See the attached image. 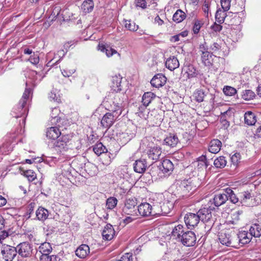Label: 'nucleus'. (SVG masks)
<instances>
[{"instance_id": "obj_1", "label": "nucleus", "mask_w": 261, "mask_h": 261, "mask_svg": "<svg viewBox=\"0 0 261 261\" xmlns=\"http://www.w3.org/2000/svg\"><path fill=\"white\" fill-rule=\"evenodd\" d=\"M171 237L184 246H193L196 241L195 233L190 230H186L182 225L175 226L171 232Z\"/></svg>"}, {"instance_id": "obj_2", "label": "nucleus", "mask_w": 261, "mask_h": 261, "mask_svg": "<svg viewBox=\"0 0 261 261\" xmlns=\"http://www.w3.org/2000/svg\"><path fill=\"white\" fill-rule=\"evenodd\" d=\"M196 178L185 179L177 184V194L182 197H189L193 194L198 187Z\"/></svg>"}, {"instance_id": "obj_3", "label": "nucleus", "mask_w": 261, "mask_h": 261, "mask_svg": "<svg viewBox=\"0 0 261 261\" xmlns=\"http://www.w3.org/2000/svg\"><path fill=\"white\" fill-rule=\"evenodd\" d=\"M72 137L70 135H62L54 144V148L60 153H63L68 149H72L74 147L72 140Z\"/></svg>"}, {"instance_id": "obj_4", "label": "nucleus", "mask_w": 261, "mask_h": 261, "mask_svg": "<svg viewBox=\"0 0 261 261\" xmlns=\"http://www.w3.org/2000/svg\"><path fill=\"white\" fill-rule=\"evenodd\" d=\"M212 208L209 207H204L200 208L197 214L199 217L200 220L205 224V229L210 230L214 223V220L212 215Z\"/></svg>"}, {"instance_id": "obj_5", "label": "nucleus", "mask_w": 261, "mask_h": 261, "mask_svg": "<svg viewBox=\"0 0 261 261\" xmlns=\"http://www.w3.org/2000/svg\"><path fill=\"white\" fill-rule=\"evenodd\" d=\"M17 253L21 257H30L33 254V245L28 242L20 243L16 247Z\"/></svg>"}, {"instance_id": "obj_6", "label": "nucleus", "mask_w": 261, "mask_h": 261, "mask_svg": "<svg viewBox=\"0 0 261 261\" xmlns=\"http://www.w3.org/2000/svg\"><path fill=\"white\" fill-rule=\"evenodd\" d=\"M1 253L6 261H12L17 255L16 247L6 244L2 245Z\"/></svg>"}, {"instance_id": "obj_7", "label": "nucleus", "mask_w": 261, "mask_h": 261, "mask_svg": "<svg viewBox=\"0 0 261 261\" xmlns=\"http://www.w3.org/2000/svg\"><path fill=\"white\" fill-rule=\"evenodd\" d=\"M157 207L155 205L152 206L148 203H143L138 206V212L141 216L143 217L157 215L158 214L156 211Z\"/></svg>"}, {"instance_id": "obj_8", "label": "nucleus", "mask_w": 261, "mask_h": 261, "mask_svg": "<svg viewBox=\"0 0 261 261\" xmlns=\"http://www.w3.org/2000/svg\"><path fill=\"white\" fill-rule=\"evenodd\" d=\"M137 200L135 198H129L126 200L124 206L122 208V213L128 215L137 214L136 206Z\"/></svg>"}, {"instance_id": "obj_9", "label": "nucleus", "mask_w": 261, "mask_h": 261, "mask_svg": "<svg viewBox=\"0 0 261 261\" xmlns=\"http://www.w3.org/2000/svg\"><path fill=\"white\" fill-rule=\"evenodd\" d=\"M184 219L186 224L189 229H192L196 226L200 221L197 213H189L186 215Z\"/></svg>"}, {"instance_id": "obj_10", "label": "nucleus", "mask_w": 261, "mask_h": 261, "mask_svg": "<svg viewBox=\"0 0 261 261\" xmlns=\"http://www.w3.org/2000/svg\"><path fill=\"white\" fill-rule=\"evenodd\" d=\"M93 150L97 155H100L102 153H105L104 155L106 156V157H107L108 159L105 161V162L103 163V164H109L111 163V160L110 156L109 154H107L108 150L106 147L102 144V143L98 142L94 145L93 147Z\"/></svg>"}, {"instance_id": "obj_11", "label": "nucleus", "mask_w": 261, "mask_h": 261, "mask_svg": "<svg viewBox=\"0 0 261 261\" xmlns=\"http://www.w3.org/2000/svg\"><path fill=\"white\" fill-rule=\"evenodd\" d=\"M158 168L162 173L169 175L172 173L174 165L170 160L165 159Z\"/></svg>"}, {"instance_id": "obj_12", "label": "nucleus", "mask_w": 261, "mask_h": 261, "mask_svg": "<svg viewBox=\"0 0 261 261\" xmlns=\"http://www.w3.org/2000/svg\"><path fill=\"white\" fill-rule=\"evenodd\" d=\"M166 76L162 73L155 75L150 81L152 86L155 88H160L163 86L166 83Z\"/></svg>"}, {"instance_id": "obj_13", "label": "nucleus", "mask_w": 261, "mask_h": 261, "mask_svg": "<svg viewBox=\"0 0 261 261\" xmlns=\"http://www.w3.org/2000/svg\"><path fill=\"white\" fill-rule=\"evenodd\" d=\"M117 118L118 117L108 112L103 116L101 124L105 128H110Z\"/></svg>"}, {"instance_id": "obj_14", "label": "nucleus", "mask_w": 261, "mask_h": 261, "mask_svg": "<svg viewBox=\"0 0 261 261\" xmlns=\"http://www.w3.org/2000/svg\"><path fill=\"white\" fill-rule=\"evenodd\" d=\"M134 171L139 173H144L147 167V162L145 159H140L135 161L134 165Z\"/></svg>"}, {"instance_id": "obj_15", "label": "nucleus", "mask_w": 261, "mask_h": 261, "mask_svg": "<svg viewBox=\"0 0 261 261\" xmlns=\"http://www.w3.org/2000/svg\"><path fill=\"white\" fill-rule=\"evenodd\" d=\"M226 201H227V197L225 193V190H223L222 192L215 195L213 198V203L217 207L224 204Z\"/></svg>"}, {"instance_id": "obj_16", "label": "nucleus", "mask_w": 261, "mask_h": 261, "mask_svg": "<svg viewBox=\"0 0 261 261\" xmlns=\"http://www.w3.org/2000/svg\"><path fill=\"white\" fill-rule=\"evenodd\" d=\"M121 80L122 77L120 75H115L112 77L111 83L110 84L111 90L116 92H118L121 91Z\"/></svg>"}, {"instance_id": "obj_17", "label": "nucleus", "mask_w": 261, "mask_h": 261, "mask_svg": "<svg viewBox=\"0 0 261 261\" xmlns=\"http://www.w3.org/2000/svg\"><path fill=\"white\" fill-rule=\"evenodd\" d=\"M115 231L113 226L110 224H107L103 230L102 234L104 239L111 240L114 237Z\"/></svg>"}, {"instance_id": "obj_18", "label": "nucleus", "mask_w": 261, "mask_h": 261, "mask_svg": "<svg viewBox=\"0 0 261 261\" xmlns=\"http://www.w3.org/2000/svg\"><path fill=\"white\" fill-rule=\"evenodd\" d=\"M161 154V148L158 146L152 147L148 151L149 158L155 161L160 159Z\"/></svg>"}, {"instance_id": "obj_19", "label": "nucleus", "mask_w": 261, "mask_h": 261, "mask_svg": "<svg viewBox=\"0 0 261 261\" xmlns=\"http://www.w3.org/2000/svg\"><path fill=\"white\" fill-rule=\"evenodd\" d=\"M38 251L41 253L40 256V260L43 256H49V253L52 251V247L49 243L44 242L42 243L38 248Z\"/></svg>"}, {"instance_id": "obj_20", "label": "nucleus", "mask_w": 261, "mask_h": 261, "mask_svg": "<svg viewBox=\"0 0 261 261\" xmlns=\"http://www.w3.org/2000/svg\"><path fill=\"white\" fill-rule=\"evenodd\" d=\"M178 142L179 139L177 136L176 135L171 134L167 136L164 140V144L171 147L176 146Z\"/></svg>"}, {"instance_id": "obj_21", "label": "nucleus", "mask_w": 261, "mask_h": 261, "mask_svg": "<svg viewBox=\"0 0 261 261\" xmlns=\"http://www.w3.org/2000/svg\"><path fill=\"white\" fill-rule=\"evenodd\" d=\"M166 67L173 71L179 66V63L178 59L174 56H172L168 58L165 62Z\"/></svg>"}, {"instance_id": "obj_22", "label": "nucleus", "mask_w": 261, "mask_h": 261, "mask_svg": "<svg viewBox=\"0 0 261 261\" xmlns=\"http://www.w3.org/2000/svg\"><path fill=\"white\" fill-rule=\"evenodd\" d=\"M221 146L222 143L219 140L214 139L210 143L208 151L213 153H217L220 150Z\"/></svg>"}, {"instance_id": "obj_23", "label": "nucleus", "mask_w": 261, "mask_h": 261, "mask_svg": "<svg viewBox=\"0 0 261 261\" xmlns=\"http://www.w3.org/2000/svg\"><path fill=\"white\" fill-rule=\"evenodd\" d=\"M61 136V133L57 127H51L46 132V137L49 139H58Z\"/></svg>"}, {"instance_id": "obj_24", "label": "nucleus", "mask_w": 261, "mask_h": 261, "mask_svg": "<svg viewBox=\"0 0 261 261\" xmlns=\"http://www.w3.org/2000/svg\"><path fill=\"white\" fill-rule=\"evenodd\" d=\"M231 238V231L225 230L222 231L219 236V240L221 244L229 246Z\"/></svg>"}, {"instance_id": "obj_25", "label": "nucleus", "mask_w": 261, "mask_h": 261, "mask_svg": "<svg viewBox=\"0 0 261 261\" xmlns=\"http://www.w3.org/2000/svg\"><path fill=\"white\" fill-rule=\"evenodd\" d=\"M238 236L241 243V246H242L245 244L249 243L250 242L252 237V236H251V234H250V232L248 233V232L245 231L239 232L238 233Z\"/></svg>"}, {"instance_id": "obj_26", "label": "nucleus", "mask_w": 261, "mask_h": 261, "mask_svg": "<svg viewBox=\"0 0 261 261\" xmlns=\"http://www.w3.org/2000/svg\"><path fill=\"white\" fill-rule=\"evenodd\" d=\"M111 114L119 117L122 113V107L119 103L113 102V105H111L109 108L107 109Z\"/></svg>"}, {"instance_id": "obj_27", "label": "nucleus", "mask_w": 261, "mask_h": 261, "mask_svg": "<svg viewBox=\"0 0 261 261\" xmlns=\"http://www.w3.org/2000/svg\"><path fill=\"white\" fill-rule=\"evenodd\" d=\"M89 252V247L88 245L83 244L75 251L76 255L80 258H84Z\"/></svg>"}, {"instance_id": "obj_28", "label": "nucleus", "mask_w": 261, "mask_h": 261, "mask_svg": "<svg viewBox=\"0 0 261 261\" xmlns=\"http://www.w3.org/2000/svg\"><path fill=\"white\" fill-rule=\"evenodd\" d=\"M36 216L39 220L44 221L48 218V211L44 207H39L36 212Z\"/></svg>"}, {"instance_id": "obj_29", "label": "nucleus", "mask_w": 261, "mask_h": 261, "mask_svg": "<svg viewBox=\"0 0 261 261\" xmlns=\"http://www.w3.org/2000/svg\"><path fill=\"white\" fill-rule=\"evenodd\" d=\"M155 96V94L151 92L144 93L142 99V102L143 105L145 107L148 106Z\"/></svg>"}, {"instance_id": "obj_30", "label": "nucleus", "mask_w": 261, "mask_h": 261, "mask_svg": "<svg viewBox=\"0 0 261 261\" xmlns=\"http://www.w3.org/2000/svg\"><path fill=\"white\" fill-rule=\"evenodd\" d=\"M244 120L245 123L248 125H253L256 121L255 114L250 111H248L245 113L244 115Z\"/></svg>"}, {"instance_id": "obj_31", "label": "nucleus", "mask_w": 261, "mask_h": 261, "mask_svg": "<svg viewBox=\"0 0 261 261\" xmlns=\"http://www.w3.org/2000/svg\"><path fill=\"white\" fill-rule=\"evenodd\" d=\"M239 246H241V243L238 233H236L234 231H231L229 247L238 248Z\"/></svg>"}, {"instance_id": "obj_32", "label": "nucleus", "mask_w": 261, "mask_h": 261, "mask_svg": "<svg viewBox=\"0 0 261 261\" xmlns=\"http://www.w3.org/2000/svg\"><path fill=\"white\" fill-rule=\"evenodd\" d=\"M98 49L102 52H105L107 56L109 57L112 56L114 54L117 53V51L110 47L109 46H106L102 44H99L97 46Z\"/></svg>"}, {"instance_id": "obj_33", "label": "nucleus", "mask_w": 261, "mask_h": 261, "mask_svg": "<svg viewBox=\"0 0 261 261\" xmlns=\"http://www.w3.org/2000/svg\"><path fill=\"white\" fill-rule=\"evenodd\" d=\"M186 13L181 10L178 9L173 14L172 19L174 22L176 23H179L182 22L186 18Z\"/></svg>"}, {"instance_id": "obj_34", "label": "nucleus", "mask_w": 261, "mask_h": 261, "mask_svg": "<svg viewBox=\"0 0 261 261\" xmlns=\"http://www.w3.org/2000/svg\"><path fill=\"white\" fill-rule=\"evenodd\" d=\"M94 8V3L92 0H85L82 5V9L85 13L91 12Z\"/></svg>"}, {"instance_id": "obj_35", "label": "nucleus", "mask_w": 261, "mask_h": 261, "mask_svg": "<svg viewBox=\"0 0 261 261\" xmlns=\"http://www.w3.org/2000/svg\"><path fill=\"white\" fill-rule=\"evenodd\" d=\"M161 212L160 213L158 211H156L158 212L157 215H166L169 214L171 210L173 208L172 204L169 202H165L163 203V204L161 205Z\"/></svg>"}, {"instance_id": "obj_36", "label": "nucleus", "mask_w": 261, "mask_h": 261, "mask_svg": "<svg viewBox=\"0 0 261 261\" xmlns=\"http://www.w3.org/2000/svg\"><path fill=\"white\" fill-rule=\"evenodd\" d=\"M208 94L209 93L207 91H205L202 89H198L194 93V97L197 102H201L204 101V97Z\"/></svg>"}, {"instance_id": "obj_37", "label": "nucleus", "mask_w": 261, "mask_h": 261, "mask_svg": "<svg viewBox=\"0 0 261 261\" xmlns=\"http://www.w3.org/2000/svg\"><path fill=\"white\" fill-rule=\"evenodd\" d=\"M31 89H25L21 98L20 100V104L21 103V113H23L24 111L23 107L25 106L28 98L29 97L30 94L31 93Z\"/></svg>"}, {"instance_id": "obj_38", "label": "nucleus", "mask_w": 261, "mask_h": 261, "mask_svg": "<svg viewBox=\"0 0 261 261\" xmlns=\"http://www.w3.org/2000/svg\"><path fill=\"white\" fill-rule=\"evenodd\" d=\"M249 232L251 236L259 237L261 236V227L258 224H253L249 229Z\"/></svg>"}, {"instance_id": "obj_39", "label": "nucleus", "mask_w": 261, "mask_h": 261, "mask_svg": "<svg viewBox=\"0 0 261 261\" xmlns=\"http://www.w3.org/2000/svg\"><path fill=\"white\" fill-rule=\"evenodd\" d=\"M225 193L227 197V200H229L233 203H237L239 201V199L237 197L233 191L230 188L225 189Z\"/></svg>"}, {"instance_id": "obj_40", "label": "nucleus", "mask_w": 261, "mask_h": 261, "mask_svg": "<svg viewBox=\"0 0 261 261\" xmlns=\"http://www.w3.org/2000/svg\"><path fill=\"white\" fill-rule=\"evenodd\" d=\"M21 103L20 104V101L19 102V103L15 106L13 108V110L12 111L11 115L16 118L21 117L26 112V108H25V106L23 107V110L24 111L23 113H21Z\"/></svg>"}, {"instance_id": "obj_41", "label": "nucleus", "mask_w": 261, "mask_h": 261, "mask_svg": "<svg viewBox=\"0 0 261 261\" xmlns=\"http://www.w3.org/2000/svg\"><path fill=\"white\" fill-rule=\"evenodd\" d=\"M201 59L202 62L205 66H210L212 64V54L210 51L205 53L204 54L201 55Z\"/></svg>"}, {"instance_id": "obj_42", "label": "nucleus", "mask_w": 261, "mask_h": 261, "mask_svg": "<svg viewBox=\"0 0 261 261\" xmlns=\"http://www.w3.org/2000/svg\"><path fill=\"white\" fill-rule=\"evenodd\" d=\"M185 70L189 79L195 77L198 75V71L193 65H188Z\"/></svg>"}, {"instance_id": "obj_43", "label": "nucleus", "mask_w": 261, "mask_h": 261, "mask_svg": "<svg viewBox=\"0 0 261 261\" xmlns=\"http://www.w3.org/2000/svg\"><path fill=\"white\" fill-rule=\"evenodd\" d=\"M226 160L225 157L220 156L216 158L214 162V165L217 168H223L226 165Z\"/></svg>"}, {"instance_id": "obj_44", "label": "nucleus", "mask_w": 261, "mask_h": 261, "mask_svg": "<svg viewBox=\"0 0 261 261\" xmlns=\"http://www.w3.org/2000/svg\"><path fill=\"white\" fill-rule=\"evenodd\" d=\"M226 11H224V10H222L221 9H219L217 11L215 15V18L218 22L220 24L224 22L225 18L226 16Z\"/></svg>"}, {"instance_id": "obj_45", "label": "nucleus", "mask_w": 261, "mask_h": 261, "mask_svg": "<svg viewBox=\"0 0 261 261\" xmlns=\"http://www.w3.org/2000/svg\"><path fill=\"white\" fill-rule=\"evenodd\" d=\"M48 98L50 100L56 101L58 103L61 102V97L59 91L57 89H53L49 93Z\"/></svg>"}, {"instance_id": "obj_46", "label": "nucleus", "mask_w": 261, "mask_h": 261, "mask_svg": "<svg viewBox=\"0 0 261 261\" xmlns=\"http://www.w3.org/2000/svg\"><path fill=\"white\" fill-rule=\"evenodd\" d=\"M41 261H66V259L63 257H60L59 255L43 256Z\"/></svg>"}, {"instance_id": "obj_47", "label": "nucleus", "mask_w": 261, "mask_h": 261, "mask_svg": "<svg viewBox=\"0 0 261 261\" xmlns=\"http://www.w3.org/2000/svg\"><path fill=\"white\" fill-rule=\"evenodd\" d=\"M255 93L250 90H246L243 92L242 96L245 100H250L255 97Z\"/></svg>"}, {"instance_id": "obj_48", "label": "nucleus", "mask_w": 261, "mask_h": 261, "mask_svg": "<svg viewBox=\"0 0 261 261\" xmlns=\"http://www.w3.org/2000/svg\"><path fill=\"white\" fill-rule=\"evenodd\" d=\"M117 199L114 197H110L107 200L106 205L110 210L114 208L117 203Z\"/></svg>"}, {"instance_id": "obj_49", "label": "nucleus", "mask_w": 261, "mask_h": 261, "mask_svg": "<svg viewBox=\"0 0 261 261\" xmlns=\"http://www.w3.org/2000/svg\"><path fill=\"white\" fill-rule=\"evenodd\" d=\"M125 27L130 31H136L139 28L138 25L130 20H125Z\"/></svg>"}, {"instance_id": "obj_50", "label": "nucleus", "mask_w": 261, "mask_h": 261, "mask_svg": "<svg viewBox=\"0 0 261 261\" xmlns=\"http://www.w3.org/2000/svg\"><path fill=\"white\" fill-rule=\"evenodd\" d=\"M223 92L228 96H232L237 93V90L234 88L230 86H225L223 88Z\"/></svg>"}, {"instance_id": "obj_51", "label": "nucleus", "mask_w": 261, "mask_h": 261, "mask_svg": "<svg viewBox=\"0 0 261 261\" xmlns=\"http://www.w3.org/2000/svg\"><path fill=\"white\" fill-rule=\"evenodd\" d=\"M24 175L27 177L28 180L32 181L36 178V173L32 170H28L24 172Z\"/></svg>"}, {"instance_id": "obj_52", "label": "nucleus", "mask_w": 261, "mask_h": 261, "mask_svg": "<svg viewBox=\"0 0 261 261\" xmlns=\"http://www.w3.org/2000/svg\"><path fill=\"white\" fill-rule=\"evenodd\" d=\"M242 214V211L235 212L231 214L232 220L231 221L232 224H236L240 220V216Z\"/></svg>"}, {"instance_id": "obj_53", "label": "nucleus", "mask_w": 261, "mask_h": 261, "mask_svg": "<svg viewBox=\"0 0 261 261\" xmlns=\"http://www.w3.org/2000/svg\"><path fill=\"white\" fill-rule=\"evenodd\" d=\"M202 23L199 20H196L195 21L193 31L194 34H197L199 33L200 28H201Z\"/></svg>"}, {"instance_id": "obj_54", "label": "nucleus", "mask_w": 261, "mask_h": 261, "mask_svg": "<svg viewBox=\"0 0 261 261\" xmlns=\"http://www.w3.org/2000/svg\"><path fill=\"white\" fill-rule=\"evenodd\" d=\"M231 0H221V7L224 11H228L230 7Z\"/></svg>"}, {"instance_id": "obj_55", "label": "nucleus", "mask_w": 261, "mask_h": 261, "mask_svg": "<svg viewBox=\"0 0 261 261\" xmlns=\"http://www.w3.org/2000/svg\"><path fill=\"white\" fill-rule=\"evenodd\" d=\"M75 68H66L62 70V73L65 77H69L75 72Z\"/></svg>"}, {"instance_id": "obj_56", "label": "nucleus", "mask_w": 261, "mask_h": 261, "mask_svg": "<svg viewBox=\"0 0 261 261\" xmlns=\"http://www.w3.org/2000/svg\"><path fill=\"white\" fill-rule=\"evenodd\" d=\"M208 48L205 42H204L203 43L199 45V52L200 53L201 55L204 54L205 53L208 52Z\"/></svg>"}, {"instance_id": "obj_57", "label": "nucleus", "mask_w": 261, "mask_h": 261, "mask_svg": "<svg viewBox=\"0 0 261 261\" xmlns=\"http://www.w3.org/2000/svg\"><path fill=\"white\" fill-rule=\"evenodd\" d=\"M59 113H60V110L59 109V108L55 107L52 110V111H51V113L50 114L51 117L53 119L57 118V122H58V120H59L58 115L59 114Z\"/></svg>"}, {"instance_id": "obj_58", "label": "nucleus", "mask_w": 261, "mask_h": 261, "mask_svg": "<svg viewBox=\"0 0 261 261\" xmlns=\"http://www.w3.org/2000/svg\"><path fill=\"white\" fill-rule=\"evenodd\" d=\"M29 61L33 64L36 65L39 62V57L37 55L34 54L30 57Z\"/></svg>"}, {"instance_id": "obj_59", "label": "nucleus", "mask_w": 261, "mask_h": 261, "mask_svg": "<svg viewBox=\"0 0 261 261\" xmlns=\"http://www.w3.org/2000/svg\"><path fill=\"white\" fill-rule=\"evenodd\" d=\"M221 48V46L217 42H214L212 45H211L210 49L214 53H216L219 51Z\"/></svg>"}, {"instance_id": "obj_60", "label": "nucleus", "mask_w": 261, "mask_h": 261, "mask_svg": "<svg viewBox=\"0 0 261 261\" xmlns=\"http://www.w3.org/2000/svg\"><path fill=\"white\" fill-rule=\"evenodd\" d=\"M135 3L137 7H140L142 8H145L146 6L145 0H135Z\"/></svg>"}, {"instance_id": "obj_61", "label": "nucleus", "mask_w": 261, "mask_h": 261, "mask_svg": "<svg viewBox=\"0 0 261 261\" xmlns=\"http://www.w3.org/2000/svg\"><path fill=\"white\" fill-rule=\"evenodd\" d=\"M243 197V202L245 203L247 201L248 199H249L251 198V194L248 192H244L242 193Z\"/></svg>"}, {"instance_id": "obj_62", "label": "nucleus", "mask_w": 261, "mask_h": 261, "mask_svg": "<svg viewBox=\"0 0 261 261\" xmlns=\"http://www.w3.org/2000/svg\"><path fill=\"white\" fill-rule=\"evenodd\" d=\"M222 26L220 24H217L216 23H215L211 26L212 29L215 32L220 31L222 30Z\"/></svg>"}, {"instance_id": "obj_63", "label": "nucleus", "mask_w": 261, "mask_h": 261, "mask_svg": "<svg viewBox=\"0 0 261 261\" xmlns=\"http://www.w3.org/2000/svg\"><path fill=\"white\" fill-rule=\"evenodd\" d=\"M208 10H209V5L208 2L206 1L204 2L203 6V11L204 12L205 14L206 15V16H208Z\"/></svg>"}, {"instance_id": "obj_64", "label": "nucleus", "mask_w": 261, "mask_h": 261, "mask_svg": "<svg viewBox=\"0 0 261 261\" xmlns=\"http://www.w3.org/2000/svg\"><path fill=\"white\" fill-rule=\"evenodd\" d=\"M9 236V233L6 230L0 231V241L6 239Z\"/></svg>"}]
</instances>
